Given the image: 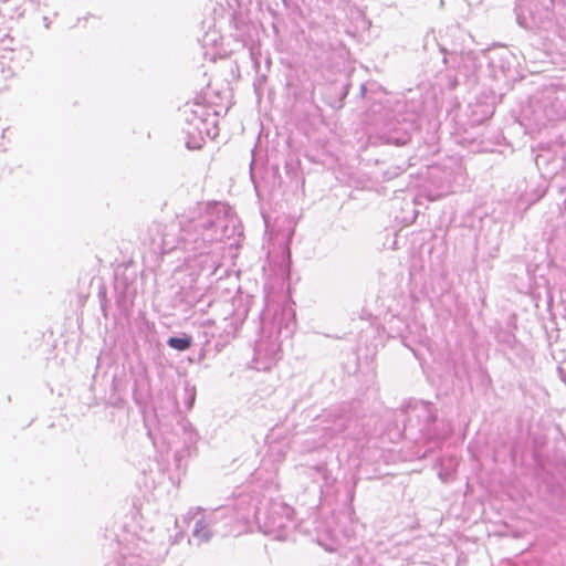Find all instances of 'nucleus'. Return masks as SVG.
<instances>
[{"instance_id": "1", "label": "nucleus", "mask_w": 566, "mask_h": 566, "mask_svg": "<svg viewBox=\"0 0 566 566\" xmlns=\"http://www.w3.org/2000/svg\"><path fill=\"white\" fill-rule=\"evenodd\" d=\"M228 208L221 202L198 203L178 216L177 222L166 226L163 230L160 250L170 253L181 250L192 256L209 253V247L221 241L228 234Z\"/></svg>"}, {"instance_id": "2", "label": "nucleus", "mask_w": 566, "mask_h": 566, "mask_svg": "<svg viewBox=\"0 0 566 566\" xmlns=\"http://www.w3.org/2000/svg\"><path fill=\"white\" fill-rule=\"evenodd\" d=\"M250 500L248 496H240L235 504L220 506L208 515L196 521L192 535L199 542H208L212 536H228L234 534V524L249 523Z\"/></svg>"}, {"instance_id": "3", "label": "nucleus", "mask_w": 566, "mask_h": 566, "mask_svg": "<svg viewBox=\"0 0 566 566\" xmlns=\"http://www.w3.org/2000/svg\"><path fill=\"white\" fill-rule=\"evenodd\" d=\"M181 115L188 149H200L206 137L214 138L218 135V114L211 107L199 102L187 103L181 109Z\"/></svg>"}, {"instance_id": "4", "label": "nucleus", "mask_w": 566, "mask_h": 566, "mask_svg": "<svg viewBox=\"0 0 566 566\" xmlns=\"http://www.w3.org/2000/svg\"><path fill=\"white\" fill-rule=\"evenodd\" d=\"M250 514L259 530L273 539H286L294 528L293 509L282 502H271L260 507L250 504Z\"/></svg>"}, {"instance_id": "5", "label": "nucleus", "mask_w": 566, "mask_h": 566, "mask_svg": "<svg viewBox=\"0 0 566 566\" xmlns=\"http://www.w3.org/2000/svg\"><path fill=\"white\" fill-rule=\"evenodd\" d=\"M231 9V23L234 27V36L242 42L243 46L249 50L254 66L259 69L261 48H260V24L252 20L247 2H227Z\"/></svg>"}, {"instance_id": "6", "label": "nucleus", "mask_w": 566, "mask_h": 566, "mask_svg": "<svg viewBox=\"0 0 566 566\" xmlns=\"http://www.w3.org/2000/svg\"><path fill=\"white\" fill-rule=\"evenodd\" d=\"M514 12L518 25L530 31L549 30L554 25L553 11L544 2H518Z\"/></svg>"}, {"instance_id": "7", "label": "nucleus", "mask_w": 566, "mask_h": 566, "mask_svg": "<svg viewBox=\"0 0 566 566\" xmlns=\"http://www.w3.org/2000/svg\"><path fill=\"white\" fill-rule=\"evenodd\" d=\"M415 128L413 120L405 117L402 119L394 118L385 124L379 138L388 145L405 146L410 142Z\"/></svg>"}, {"instance_id": "8", "label": "nucleus", "mask_w": 566, "mask_h": 566, "mask_svg": "<svg viewBox=\"0 0 566 566\" xmlns=\"http://www.w3.org/2000/svg\"><path fill=\"white\" fill-rule=\"evenodd\" d=\"M544 111L549 120L566 118V85H552L545 92Z\"/></svg>"}, {"instance_id": "9", "label": "nucleus", "mask_w": 566, "mask_h": 566, "mask_svg": "<svg viewBox=\"0 0 566 566\" xmlns=\"http://www.w3.org/2000/svg\"><path fill=\"white\" fill-rule=\"evenodd\" d=\"M407 420L412 421L417 418L419 421V430L424 431L428 427L437 420V410L431 402L417 401L413 405H409L407 410Z\"/></svg>"}, {"instance_id": "10", "label": "nucleus", "mask_w": 566, "mask_h": 566, "mask_svg": "<svg viewBox=\"0 0 566 566\" xmlns=\"http://www.w3.org/2000/svg\"><path fill=\"white\" fill-rule=\"evenodd\" d=\"M360 432L358 420L350 415L336 416L332 426L326 427V433L331 437L345 434L346 437L356 438Z\"/></svg>"}, {"instance_id": "11", "label": "nucleus", "mask_w": 566, "mask_h": 566, "mask_svg": "<svg viewBox=\"0 0 566 566\" xmlns=\"http://www.w3.org/2000/svg\"><path fill=\"white\" fill-rule=\"evenodd\" d=\"M441 52L444 53L443 63L448 69H452L458 72H465L469 69L468 62H470L472 60L471 52H464V51L447 52V50L443 48H441Z\"/></svg>"}, {"instance_id": "12", "label": "nucleus", "mask_w": 566, "mask_h": 566, "mask_svg": "<svg viewBox=\"0 0 566 566\" xmlns=\"http://www.w3.org/2000/svg\"><path fill=\"white\" fill-rule=\"evenodd\" d=\"M164 559L161 553H158L156 556L147 557L145 555H128L124 556L117 566H158Z\"/></svg>"}, {"instance_id": "13", "label": "nucleus", "mask_w": 566, "mask_h": 566, "mask_svg": "<svg viewBox=\"0 0 566 566\" xmlns=\"http://www.w3.org/2000/svg\"><path fill=\"white\" fill-rule=\"evenodd\" d=\"M304 474L313 480L314 483L323 485H329L332 476L327 469L326 463H319L317 465L305 467Z\"/></svg>"}, {"instance_id": "14", "label": "nucleus", "mask_w": 566, "mask_h": 566, "mask_svg": "<svg viewBox=\"0 0 566 566\" xmlns=\"http://www.w3.org/2000/svg\"><path fill=\"white\" fill-rule=\"evenodd\" d=\"M167 345L178 352H185L191 347L192 337L186 333H182L179 336H171L167 339Z\"/></svg>"}, {"instance_id": "15", "label": "nucleus", "mask_w": 566, "mask_h": 566, "mask_svg": "<svg viewBox=\"0 0 566 566\" xmlns=\"http://www.w3.org/2000/svg\"><path fill=\"white\" fill-rule=\"evenodd\" d=\"M180 429L184 431L185 434V443L186 444H193L197 441V433L193 430L190 422L181 421L178 423Z\"/></svg>"}, {"instance_id": "16", "label": "nucleus", "mask_w": 566, "mask_h": 566, "mask_svg": "<svg viewBox=\"0 0 566 566\" xmlns=\"http://www.w3.org/2000/svg\"><path fill=\"white\" fill-rule=\"evenodd\" d=\"M375 88H379V86L376 84V83H371L370 84V87H368L366 84H360V87H359V95L361 98H365L367 101H370L373 99V95L376 94L377 92L374 90Z\"/></svg>"}, {"instance_id": "17", "label": "nucleus", "mask_w": 566, "mask_h": 566, "mask_svg": "<svg viewBox=\"0 0 566 566\" xmlns=\"http://www.w3.org/2000/svg\"><path fill=\"white\" fill-rule=\"evenodd\" d=\"M190 291L181 290L177 295V297H180V302L186 304L187 308H190L195 305L193 297L190 298Z\"/></svg>"}, {"instance_id": "18", "label": "nucleus", "mask_w": 566, "mask_h": 566, "mask_svg": "<svg viewBox=\"0 0 566 566\" xmlns=\"http://www.w3.org/2000/svg\"><path fill=\"white\" fill-rule=\"evenodd\" d=\"M265 80H266L265 75H261V76H258L253 83L254 91L259 97L262 95L261 87H262L263 83L265 82Z\"/></svg>"}, {"instance_id": "19", "label": "nucleus", "mask_w": 566, "mask_h": 566, "mask_svg": "<svg viewBox=\"0 0 566 566\" xmlns=\"http://www.w3.org/2000/svg\"><path fill=\"white\" fill-rule=\"evenodd\" d=\"M195 391H191L190 395H189V399H188V408H191L192 405H193V401H195Z\"/></svg>"}, {"instance_id": "20", "label": "nucleus", "mask_w": 566, "mask_h": 566, "mask_svg": "<svg viewBox=\"0 0 566 566\" xmlns=\"http://www.w3.org/2000/svg\"><path fill=\"white\" fill-rule=\"evenodd\" d=\"M253 166H254V159L251 160L250 169H251V179L254 182V175H253Z\"/></svg>"}, {"instance_id": "21", "label": "nucleus", "mask_w": 566, "mask_h": 566, "mask_svg": "<svg viewBox=\"0 0 566 566\" xmlns=\"http://www.w3.org/2000/svg\"><path fill=\"white\" fill-rule=\"evenodd\" d=\"M349 87H350V84H346V85H345V91H344V93H343V97H345V96L348 94V90H349Z\"/></svg>"}, {"instance_id": "22", "label": "nucleus", "mask_w": 566, "mask_h": 566, "mask_svg": "<svg viewBox=\"0 0 566 566\" xmlns=\"http://www.w3.org/2000/svg\"><path fill=\"white\" fill-rule=\"evenodd\" d=\"M180 459H181V454H180V452H176V454H175V460H176V462H179V461H180Z\"/></svg>"}]
</instances>
